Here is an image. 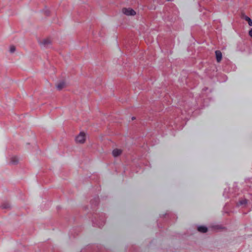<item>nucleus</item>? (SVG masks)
Instances as JSON below:
<instances>
[{
	"label": "nucleus",
	"instance_id": "nucleus-1",
	"mask_svg": "<svg viewBox=\"0 0 252 252\" xmlns=\"http://www.w3.org/2000/svg\"><path fill=\"white\" fill-rule=\"evenodd\" d=\"M86 140V134L84 132H81L76 137V141L78 143H84Z\"/></svg>",
	"mask_w": 252,
	"mask_h": 252
},
{
	"label": "nucleus",
	"instance_id": "nucleus-2",
	"mask_svg": "<svg viewBox=\"0 0 252 252\" xmlns=\"http://www.w3.org/2000/svg\"><path fill=\"white\" fill-rule=\"evenodd\" d=\"M122 12L124 14L127 16H133L136 14V12H135V11L130 8H124L122 9Z\"/></svg>",
	"mask_w": 252,
	"mask_h": 252
},
{
	"label": "nucleus",
	"instance_id": "nucleus-3",
	"mask_svg": "<svg viewBox=\"0 0 252 252\" xmlns=\"http://www.w3.org/2000/svg\"><path fill=\"white\" fill-rule=\"evenodd\" d=\"M51 43V40L49 38H46L40 41V44L44 47H48Z\"/></svg>",
	"mask_w": 252,
	"mask_h": 252
},
{
	"label": "nucleus",
	"instance_id": "nucleus-4",
	"mask_svg": "<svg viewBox=\"0 0 252 252\" xmlns=\"http://www.w3.org/2000/svg\"><path fill=\"white\" fill-rule=\"evenodd\" d=\"M122 153V151L121 149H115L113 150L112 152L113 156L114 157H117L120 156Z\"/></svg>",
	"mask_w": 252,
	"mask_h": 252
},
{
	"label": "nucleus",
	"instance_id": "nucleus-5",
	"mask_svg": "<svg viewBox=\"0 0 252 252\" xmlns=\"http://www.w3.org/2000/svg\"><path fill=\"white\" fill-rule=\"evenodd\" d=\"M216 59L218 62H220L222 59V54L220 51L217 50L215 52Z\"/></svg>",
	"mask_w": 252,
	"mask_h": 252
},
{
	"label": "nucleus",
	"instance_id": "nucleus-6",
	"mask_svg": "<svg viewBox=\"0 0 252 252\" xmlns=\"http://www.w3.org/2000/svg\"><path fill=\"white\" fill-rule=\"evenodd\" d=\"M65 85V82L64 81H61L57 84L56 87L59 90H61L64 87Z\"/></svg>",
	"mask_w": 252,
	"mask_h": 252
},
{
	"label": "nucleus",
	"instance_id": "nucleus-7",
	"mask_svg": "<svg viewBox=\"0 0 252 252\" xmlns=\"http://www.w3.org/2000/svg\"><path fill=\"white\" fill-rule=\"evenodd\" d=\"M197 230L198 231L202 232V233H205L207 231V228L204 226H200L198 227Z\"/></svg>",
	"mask_w": 252,
	"mask_h": 252
},
{
	"label": "nucleus",
	"instance_id": "nucleus-8",
	"mask_svg": "<svg viewBox=\"0 0 252 252\" xmlns=\"http://www.w3.org/2000/svg\"><path fill=\"white\" fill-rule=\"evenodd\" d=\"M244 19L248 22L249 26H252V20L247 16H245Z\"/></svg>",
	"mask_w": 252,
	"mask_h": 252
},
{
	"label": "nucleus",
	"instance_id": "nucleus-9",
	"mask_svg": "<svg viewBox=\"0 0 252 252\" xmlns=\"http://www.w3.org/2000/svg\"><path fill=\"white\" fill-rule=\"evenodd\" d=\"M248 202V200L246 199H243L239 201L238 204V205H246Z\"/></svg>",
	"mask_w": 252,
	"mask_h": 252
},
{
	"label": "nucleus",
	"instance_id": "nucleus-10",
	"mask_svg": "<svg viewBox=\"0 0 252 252\" xmlns=\"http://www.w3.org/2000/svg\"><path fill=\"white\" fill-rule=\"evenodd\" d=\"M11 162L14 164L18 162V158L17 157L12 158L11 159Z\"/></svg>",
	"mask_w": 252,
	"mask_h": 252
},
{
	"label": "nucleus",
	"instance_id": "nucleus-11",
	"mask_svg": "<svg viewBox=\"0 0 252 252\" xmlns=\"http://www.w3.org/2000/svg\"><path fill=\"white\" fill-rule=\"evenodd\" d=\"M15 51V47L14 46H11L10 47V52L11 53H13Z\"/></svg>",
	"mask_w": 252,
	"mask_h": 252
},
{
	"label": "nucleus",
	"instance_id": "nucleus-12",
	"mask_svg": "<svg viewBox=\"0 0 252 252\" xmlns=\"http://www.w3.org/2000/svg\"><path fill=\"white\" fill-rule=\"evenodd\" d=\"M249 35L252 37V29L249 31Z\"/></svg>",
	"mask_w": 252,
	"mask_h": 252
},
{
	"label": "nucleus",
	"instance_id": "nucleus-13",
	"mask_svg": "<svg viewBox=\"0 0 252 252\" xmlns=\"http://www.w3.org/2000/svg\"><path fill=\"white\" fill-rule=\"evenodd\" d=\"M134 119H135V118H134V117H132V120H134Z\"/></svg>",
	"mask_w": 252,
	"mask_h": 252
},
{
	"label": "nucleus",
	"instance_id": "nucleus-14",
	"mask_svg": "<svg viewBox=\"0 0 252 252\" xmlns=\"http://www.w3.org/2000/svg\"><path fill=\"white\" fill-rule=\"evenodd\" d=\"M3 208H7V207H6V206H3Z\"/></svg>",
	"mask_w": 252,
	"mask_h": 252
}]
</instances>
